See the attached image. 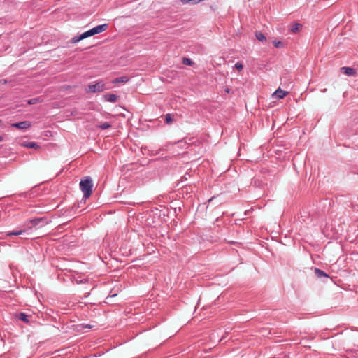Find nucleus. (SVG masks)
Returning <instances> with one entry per match:
<instances>
[{"label": "nucleus", "mask_w": 358, "mask_h": 358, "mask_svg": "<svg viewBox=\"0 0 358 358\" xmlns=\"http://www.w3.org/2000/svg\"><path fill=\"white\" fill-rule=\"evenodd\" d=\"M108 28V24H103L98 25V26L81 34L80 36H74L71 39V42L73 43H76L79 42L80 41L85 39L87 37L92 36L94 35L103 32L106 30H107Z\"/></svg>", "instance_id": "nucleus-1"}, {"label": "nucleus", "mask_w": 358, "mask_h": 358, "mask_svg": "<svg viewBox=\"0 0 358 358\" xmlns=\"http://www.w3.org/2000/svg\"><path fill=\"white\" fill-rule=\"evenodd\" d=\"M80 188L83 193V196L85 199L89 198L92 192V180L90 176L83 178L79 184Z\"/></svg>", "instance_id": "nucleus-2"}, {"label": "nucleus", "mask_w": 358, "mask_h": 358, "mask_svg": "<svg viewBox=\"0 0 358 358\" xmlns=\"http://www.w3.org/2000/svg\"><path fill=\"white\" fill-rule=\"evenodd\" d=\"M105 90L106 86L102 81H99L95 84L88 85V92H101Z\"/></svg>", "instance_id": "nucleus-3"}, {"label": "nucleus", "mask_w": 358, "mask_h": 358, "mask_svg": "<svg viewBox=\"0 0 358 358\" xmlns=\"http://www.w3.org/2000/svg\"><path fill=\"white\" fill-rule=\"evenodd\" d=\"M15 317L17 320H20L26 324H30L32 321V316L24 313H17L15 314Z\"/></svg>", "instance_id": "nucleus-4"}, {"label": "nucleus", "mask_w": 358, "mask_h": 358, "mask_svg": "<svg viewBox=\"0 0 358 358\" xmlns=\"http://www.w3.org/2000/svg\"><path fill=\"white\" fill-rule=\"evenodd\" d=\"M31 122L29 121H23L20 122L13 123L11 124L13 127L17 128L19 129H27L31 127Z\"/></svg>", "instance_id": "nucleus-5"}, {"label": "nucleus", "mask_w": 358, "mask_h": 358, "mask_svg": "<svg viewBox=\"0 0 358 358\" xmlns=\"http://www.w3.org/2000/svg\"><path fill=\"white\" fill-rule=\"evenodd\" d=\"M341 71L342 73H345L347 76H355L357 73V71L355 69L352 67H348V66H343L341 68Z\"/></svg>", "instance_id": "nucleus-6"}, {"label": "nucleus", "mask_w": 358, "mask_h": 358, "mask_svg": "<svg viewBox=\"0 0 358 358\" xmlns=\"http://www.w3.org/2000/svg\"><path fill=\"white\" fill-rule=\"evenodd\" d=\"M106 101L115 103L117 101L118 96L115 94H106L103 96Z\"/></svg>", "instance_id": "nucleus-7"}, {"label": "nucleus", "mask_w": 358, "mask_h": 358, "mask_svg": "<svg viewBox=\"0 0 358 358\" xmlns=\"http://www.w3.org/2000/svg\"><path fill=\"white\" fill-rule=\"evenodd\" d=\"M287 94V92L281 90L280 88L276 90L275 92L273 93V96H275L279 99H283Z\"/></svg>", "instance_id": "nucleus-8"}, {"label": "nucleus", "mask_w": 358, "mask_h": 358, "mask_svg": "<svg viewBox=\"0 0 358 358\" xmlns=\"http://www.w3.org/2000/svg\"><path fill=\"white\" fill-rule=\"evenodd\" d=\"M315 274L318 278H322L323 277L329 278V275L324 271L317 268H315Z\"/></svg>", "instance_id": "nucleus-9"}, {"label": "nucleus", "mask_w": 358, "mask_h": 358, "mask_svg": "<svg viewBox=\"0 0 358 358\" xmlns=\"http://www.w3.org/2000/svg\"><path fill=\"white\" fill-rule=\"evenodd\" d=\"M129 81V78L127 77V76H120V77H117L114 80H113V83H127Z\"/></svg>", "instance_id": "nucleus-10"}, {"label": "nucleus", "mask_w": 358, "mask_h": 358, "mask_svg": "<svg viewBox=\"0 0 358 358\" xmlns=\"http://www.w3.org/2000/svg\"><path fill=\"white\" fill-rule=\"evenodd\" d=\"M22 146L29 148H38V145L34 142H24L22 144Z\"/></svg>", "instance_id": "nucleus-11"}, {"label": "nucleus", "mask_w": 358, "mask_h": 358, "mask_svg": "<svg viewBox=\"0 0 358 358\" xmlns=\"http://www.w3.org/2000/svg\"><path fill=\"white\" fill-rule=\"evenodd\" d=\"M255 36H256L257 39L259 40V41H262V42L266 41V38L265 37L264 34L262 32L257 31L255 33Z\"/></svg>", "instance_id": "nucleus-12"}, {"label": "nucleus", "mask_w": 358, "mask_h": 358, "mask_svg": "<svg viewBox=\"0 0 358 358\" xmlns=\"http://www.w3.org/2000/svg\"><path fill=\"white\" fill-rule=\"evenodd\" d=\"M302 25L299 23H294L291 25L290 30L292 33H296Z\"/></svg>", "instance_id": "nucleus-13"}, {"label": "nucleus", "mask_w": 358, "mask_h": 358, "mask_svg": "<svg viewBox=\"0 0 358 358\" xmlns=\"http://www.w3.org/2000/svg\"><path fill=\"white\" fill-rule=\"evenodd\" d=\"M182 64L187 66H192L194 62L190 58L184 57L182 59Z\"/></svg>", "instance_id": "nucleus-14"}, {"label": "nucleus", "mask_w": 358, "mask_h": 358, "mask_svg": "<svg viewBox=\"0 0 358 358\" xmlns=\"http://www.w3.org/2000/svg\"><path fill=\"white\" fill-rule=\"evenodd\" d=\"M25 232L26 231H23V230L13 231L9 232L8 234V236H18V235H21Z\"/></svg>", "instance_id": "nucleus-15"}, {"label": "nucleus", "mask_w": 358, "mask_h": 358, "mask_svg": "<svg viewBox=\"0 0 358 358\" xmlns=\"http://www.w3.org/2000/svg\"><path fill=\"white\" fill-rule=\"evenodd\" d=\"M164 121L167 124H171L173 122V119L170 113H167L165 115Z\"/></svg>", "instance_id": "nucleus-16"}, {"label": "nucleus", "mask_w": 358, "mask_h": 358, "mask_svg": "<svg viewBox=\"0 0 358 358\" xmlns=\"http://www.w3.org/2000/svg\"><path fill=\"white\" fill-rule=\"evenodd\" d=\"M111 127V124L108 122H104L101 124L99 127L101 129H107Z\"/></svg>", "instance_id": "nucleus-17"}, {"label": "nucleus", "mask_w": 358, "mask_h": 358, "mask_svg": "<svg viewBox=\"0 0 358 358\" xmlns=\"http://www.w3.org/2000/svg\"><path fill=\"white\" fill-rule=\"evenodd\" d=\"M43 217H41V218H36V219H34L31 220V222L34 225H37L38 224L41 222H43Z\"/></svg>", "instance_id": "nucleus-18"}, {"label": "nucleus", "mask_w": 358, "mask_h": 358, "mask_svg": "<svg viewBox=\"0 0 358 358\" xmlns=\"http://www.w3.org/2000/svg\"><path fill=\"white\" fill-rule=\"evenodd\" d=\"M234 67L238 71H241L243 69V65L241 62H236L234 65Z\"/></svg>", "instance_id": "nucleus-19"}, {"label": "nucleus", "mask_w": 358, "mask_h": 358, "mask_svg": "<svg viewBox=\"0 0 358 358\" xmlns=\"http://www.w3.org/2000/svg\"><path fill=\"white\" fill-rule=\"evenodd\" d=\"M273 45L275 48H281L283 46V43L281 42V41H273Z\"/></svg>", "instance_id": "nucleus-20"}, {"label": "nucleus", "mask_w": 358, "mask_h": 358, "mask_svg": "<svg viewBox=\"0 0 358 358\" xmlns=\"http://www.w3.org/2000/svg\"><path fill=\"white\" fill-rule=\"evenodd\" d=\"M214 199H215V196H212L210 199H209L208 200V203L211 202Z\"/></svg>", "instance_id": "nucleus-21"}, {"label": "nucleus", "mask_w": 358, "mask_h": 358, "mask_svg": "<svg viewBox=\"0 0 358 358\" xmlns=\"http://www.w3.org/2000/svg\"><path fill=\"white\" fill-rule=\"evenodd\" d=\"M50 133L51 132L50 131H46L45 136H48L49 134H50Z\"/></svg>", "instance_id": "nucleus-22"}, {"label": "nucleus", "mask_w": 358, "mask_h": 358, "mask_svg": "<svg viewBox=\"0 0 358 358\" xmlns=\"http://www.w3.org/2000/svg\"><path fill=\"white\" fill-rule=\"evenodd\" d=\"M34 103V100H33V99H31V100H30V101H29V103H30V104H32V103Z\"/></svg>", "instance_id": "nucleus-23"}, {"label": "nucleus", "mask_w": 358, "mask_h": 358, "mask_svg": "<svg viewBox=\"0 0 358 358\" xmlns=\"http://www.w3.org/2000/svg\"><path fill=\"white\" fill-rule=\"evenodd\" d=\"M327 90L325 88V89L322 90V92L323 93H324V92H327Z\"/></svg>", "instance_id": "nucleus-24"}, {"label": "nucleus", "mask_w": 358, "mask_h": 358, "mask_svg": "<svg viewBox=\"0 0 358 358\" xmlns=\"http://www.w3.org/2000/svg\"><path fill=\"white\" fill-rule=\"evenodd\" d=\"M3 141V137L0 136V142Z\"/></svg>", "instance_id": "nucleus-25"}, {"label": "nucleus", "mask_w": 358, "mask_h": 358, "mask_svg": "<svg viewBox=\"0 0 358 358\" xmlns=\"http://www.w3.org/2000/svg\"><path fill=\"white\" fill-rule=\"evenodd\" d=\"M226 92L229 93V89L226 90Z\"/></svg>", "instance_id": "nucleus-26"}]
</instances>
